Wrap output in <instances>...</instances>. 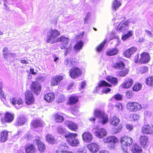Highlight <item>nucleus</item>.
<instances>
[{"label": "nucleus", "mask_w": 153, "mask_h": 153, "mask_svg": "<svg viewBox=\"0 0 153 153\" xmlns=\"http://www.w3.org/2000/svg\"><path fill=\"white\" fill-rule=\"evenodd\" d=\"M60 34L59 32L56 29H51L47 33V41L48 43L53 44L58 42H61L60 47L61 49H65L68 45L70 41L68 38L63 36L58 37Z\"/></svg>", "instance_id": "nucleus-1"}, {"label": "nucleus", "mask_w": 153, "mask_h": 153, "mask_svg": "<svg viewBox=\"0 0 153 153\" xmlns=\"http://www.w3.org/2000/svg\"><path fill=\"white\" fill-rule=\"evenodd\" d=\"M95 116L98 118L99 123L103 125L105 124L108 121V118L106 114L99 110H96L94 111Z\"/></svg>", "instance_id": "nucleus-2"}, {"label": "nucleus", "mask_w": 153, "mask_h": 153, "mask_svg": "<svg viewBox=\"0 0 153 153\" xmlns=\"http://www.w3.org/2000/svg\"><path fill=\"white\" fill-rule=\"evenodd\" d=\"M77 136L76 133H68V134H65V137L68 138L67 140L68 143L73 146H75L79 144V140L75 138Z\"/></svg>", "instance_id": "nucleus-3"}, {"label": "nucleus", "mask_w": 153, "mask_h": 153, "mask_svg": "<svg viewBox=\"0 0 153 153\" xmlns=\"http://www.w3.org/2000/svg\"><path fill=\"white\" fill-rule=\"evenodd\" d=\"M127 109L130 112H136L141 110L142 107L141 105L136 102H129L126 105Z\"/></svg>", "instance_id": "nucleus-4"}, {"label": "nucleus", "mask_w": 153, "mask_h": 153, "mask_svg": "<svg viewBox=\"0 0 153 153\" xmlns=\"http://www.w3.org/2000/svg\"><path fill=\"white\" fill-rule=\"evenodd\" d=\"M94 135L100 138H102L106 135L107 132L106 130L103 128H99L96 126L92 130Z\"/></svg>", "instance_id": "nucleus-5"}, {"label": "nucleus", "mask_w": 153, "mask_h": 153, "mask_svg": "<svg viewBox=\"0 0 153 153\" xmlns=\"http://www.w3.org/2000/svg\"><path fill=\"white\" fill-rule=\"evenodd\" d=\"M10 101L17 109H20L23 106L24 102L20 98L13 97L10 99Z\"/></svg>", "instance_id": "nucleus-6"}, {"label": "nucleus", "mask_w": 153, "mask_h": 153, "mask_svg": "<svg viewBox=\"0 0 153 153\" xmlns=\"http://www.w3.org/2000/svg\"><path fill=\"white\" fill-rule=\"evenodd\" d=\"M8 48L7 47L4 48L2 50L3 56L7 61H12L16 57V54L15 53L8 52Z\"/></svg>", "instance_id": "nucleus-7"}, {"label": "nucleus", "mask_w": 153, "mask_h": 153, "mask_svg": "<svg viewBox=\"0 0 153 153\" xmlns=\"http://www.w3.org/2000/svg\"><path fill=\"white\" fill-rule=\"evenodd\" d=\"M25 103L28 105L33 104L35 101V98L30 91H26L25 93Z\"/></svg>", "instance_id": "nucleus-8"}, {"label": "nucleus", "mask_w": 153, "mask_h": 153, "mask_svg": "<svg viewBox=\"0 0 153 153\" xmlns=\"http://www.w3.org/2000/svg\"><path fill=\"white\" fill-rule=\"evenodd\" d=\"M121 146L127 147L129 146L133 143L132 139L126 136H122L120 139Z\"/></svg>", "instance_id": "nucleus-9"}, {"label": "nucleus", "mask_w": 153, "mask_h": 153, "mask_svg": "<svg viewBox=\"0 0 153 153\" xmlns=\"http://www.w3.org/2000/svg\"><path fill=\"white\" fill-rule=\"evenodd\" d=\"M69 72L71 77L73 79L78 77L82 74V71L79 68L76 67L73 68Z\"/></svg>", "instance_id": "nucleus-10"}, {"label": "nucleus", "mask_w": 153, "mask_h": 153, "mask_svg": "<svg viewBox=\"0 0 153 153\" xmlns=\"http://www.w3.org/2000/svg\"><path fill=\"white\" fill-rule=\"evenodd\" d=\"M41 88V85L37 82H34L31 84V89L36 95L40 91Z\"/></svg>", "instance_id": "nucleus-11"}, {"label": "nucleus", "mask_w": 153, "mask_h": 153, "mask_svg": "<svg viewBox=\"0 0 153 153\" xmlns=\"http://www.w3.org/2000/svg\"><path fill=\"white\" fill-rule=\"evenodd\" d=\"M143 133L146 134H152L153 133V126L148 125L143 126L142 129Z\"/></svg>", "instance_id": "nucleus-12"}, {"label": "nucleus", "mask_w": 153, "mask_h": 153, "mask_svg": "<svg viewBox=\"0 0 153 153\" xmlns=\"http://www.w3.org/2000/svg\"><path fill=\"white\" fill-rule=\"evenodd\" d=\"M88 148L90 151L93 153H97L99 149V145L96 143H92L88 145Z\"/></svg>", "instance_id": "nucleus-13"}, {"label": "nucleus", "mask_w": 153, "mask_h": 153, "mask_svg": "<svg viewBox=\"0 0 153 153\" xmlns=\"http://www.w3.org/2000/svg\"><path fill=\"white\" fill-rule=\"evenodd\" d=\"M65 125L70 129L73 131H76L78 128L77 124L72 121H67L65 122Z\"/></svg>", "instance_id": "nucleus-14"}, {"label": "nucleus", "mask_w": 153, "mask_h": 153, "mask_svg": "<svg viewBox=\"0 0 153 153\" xmlns=\"http://www.w3.org/2000/svg\"><path fill=\"white\" fill-rule=\"evenodd\" d=\"M141 57L140 61L142 63H148L150 60V56L149 53H143L140 55Z\"/></svg>", "instance_id": "nucleus-15"}, {"label": "nucleus", "mask_w": 153, "mask_h": 153, "mask_svg": "<svg viewBox=\"0 0 153 153\" xmlns=\"http://www.w3.org/2000/svg\"><path fill=\"white\" fill-rule=\"evenodd\" d=\"M128 27V24L127 21L123 22L118 26L117 30L120 32L124 31Z\"/></svg>", "instance_id": "nucleus-16"}, {"label": "nucleus", "mask_w": 153, "mask_h": 153, "mask_svg": "<svg viewBox=\"0 0 153 153\" xmlns=\"http://www.w3.org/2000/svg\"><path fill=\"white\" fill-rule=\"evenodd\" d=\"M133 80L131 79H126L125 81L121 85L123 88H128L130 87L133 83Z\"/></svg>", "instance_id": "nucleus-17"}, {"label": "nucleus", "mask_w": 153, "mask_h": 153, "mask_svg": "<svg viewBox=\"0 0 153 153\" xmlns=\"http://www.w3.org/2000/svg\"><path fill=\"white\" fill-rule=\"evenodd\" d=\"M83 140L86 142H89L91 141L93 138L92 134L88 132H84L82 135Z\"/></svg>", "instance_id": "nucleus-18"}, {"label": "nucleus", "mask_w": 153, "mask_h": 153, "mask_svg": "<svg viewBox=\"0 0 153 153\" xmlns=\"http://www.w3.org/2000/svg\"><path fill=\"white\" fill-rule=\"evenodd\" d=\"M140 142L142 146L146 147L149 143L148 137L146 136H142L140 137Z\"/></svg>", "instance_id": "nucleus-19"}, {"label": "nucleus", "mask_w": 153, "mask_h": 153, "mask_svg": "<svg viewBox=\"0 0 153 153\" xmlns=\"http://www.w3.org/2000/svg\"><path fill=\"white\" fill-rule=\"evenodd\" d=\"M34 143H36L38 145V148L41 152H44L45 149V147L44 143L40 140L36 139L34 140Z\"/></svg>", "instance_id": "nucleus-20"}, {"label": "nucleus", "mask_w": 153, "mask_h": 153, "mask_svg": "<svg viewBox=\"0 0 153 153\" xmlns=\"http://www.w3.org/2000/svg\"><path fill=\"white\" fill-rule=\"evenodd\" d=\"M26 119L25 117L22 116H21L18 117L15 123L16 126H20L24 124L26 122Z\"/></svg>", "instance_id": "nucleus-21"}, {"label": "nucleus", "mask_w": 153, "mask_h": 153, "mask_svg": "<svg viewBox=\"0 0 153 153\" xmlns=\"http://www.w3.org/2000/svg\"><path fill=\"white\" fill-rule=\"evenodd\" d=\"M120 122V119L116 116H114L111 117L109 123L111 125L116 126L119 124Z\"/></svg>", "instance_id": "nucleus-22"}, {"label": "nucleus", "mask_w": 153, "mask_h": 153, "mask_svg": "<svg viewBox=\"0 0 153 153\" xmlns=\"http://www.w3.org/2000/svg\"><path fill=\"white\" fill-rule=\"evenodd\" d=\"M25 151L26 153H35L36 148L32 144H28L26 146Z\"/></svg>", "instance_id": "nucleus-23"}, {"label": "nucleus", "mask_w": 153, "mask_h": 153, "mask_svg": "<svg viewBox=\"0 0 153 153\" xmlns=\"http://www.w3.org/2000/svg\"><path fill=\"white\" fill-rule=\"evenodd\" d=\"M55 96L54 93H51L45 95L44 97V99L48 102H51L54 99Z\"/></svg>", "instance_id": "nucleus-24"}, {"label": "nucleus", "mask_w": 153, "mask_h": 153, "mask_svg": "<svg viewBox=\"0 0 153 153\" xmlns=\"http://www.w3.org/2000/svg\"><path fill=\"white\" fill-rule=\"evenodd\" d=\"M125 66V64L122 61H119L113 65V67L116 69L122 70L123 69Z\"/></svg>", "instance_id": "nucleus-25"}, {"label": "nucleus", "mask_w": 153, "mask_h": 153, "mask_svg": "<svg viewBox=\"0 0 153 153\" xmlns=\"http://www.w3.org/2000/svg\"><path fill=\"white\" fill-rule=\"evenodd\" d=\"M103 140L104 143H107L108 142L117 143L118 141V140L117 137L112 136L108 137L104 139Z\"/></svg>", "instance_id": "nucleus-26"}, {"label": "nucleus", "mask_w": 153, "mask_h": 153, "mask_svg": "<svg viewBox=\"0 0 153 153\" xmlns=\"http://www.w3.org/2000/svg\"><path fill=\"white\" fill-rule=\"evenodd\" d=\"M137 50V48L135 47L131 48L127 50L125 52L124 55L127 57L130 58L132 54Z\"/></svg>", "instance_id": "nucleus-27"}, {"label": "nucleus", "mask_w": 153, "mask_h": 153, "mask_svg": "<svg viewBox=\"0 0 153 153\" xmlns=\"http://www.w3.org/2000/svg\"><path fill=\"white\" fill-rule=\"evenodd\" d=\"M8 132L7 131H4L1 132L0 142H4L7 140L8 137Z\"/></svg>", "instance_id": "nucleus-28"}, {"label": "nucleus", "mask_w": 153, "mask_h": 153, "mask_svg": "<svg viewBox=\"0 0 153 153\" xmlns=\"http://www.w3.org/2000/svg\"><path fill=\"white\" fill-rule=\"evenodd\" d=\"M65 64L67 67H72L76 64L75 61L72 59L68 58L64 61Z\"/></svg>", "instance_id": "nucleus-29"}, {"label": "nucleus", "mask_w": 153, "mask_h": 153, "mask_svg": "<svg viewBox=\"0 0 153 153\" xmlns=\"http://www.w3.org/2000/svg\"><path fill=\"white\" fill-rule=\"evenodd\" d=\"M121 5L120 0H114L112 3V9L115 11Z\"/></svg>", "instance_id": "nucleus-30"}, {"label": "nucleus", "mask_w": 153, "mask_h": 153, "mask_svg": "<svg viewBox=\"0 0 153 153\" xmlns=\"http://www.w3.org/2000/svg\"><path fill=\"white\" fill-rule=\"evenodd\" d=\"M131 150L133 153H141L142 151L140 147L137 144L133 146Z\"/></svg>", "instance_id": "nucleus-31"}, {"label": "nucleus", "mask_w": 153, "mask_h": 153, "mask_svg": "<svg viewBox=\"0 0 153 153\" xmlns=\"http://www.w3.org/2000/svg\"><path fill=\"white\" fill-rule=\"evenodd\" d=\"M42 122L39 120H33L31 123V126L33 128H36L42 126Z\"/></svg>", "instance_id": "nucleus-32"}, {"label": "nucleus", "mask_w": 153, "mask_h": 153, "mask_svg": "<svg viewBox=\"0 0 153 153\" xmlns=\"http://www.w3.org/2000/svg\"><path fill=\"white\" fill-rule=\"evenodd\" d=\"M134 31L133 30H129L126 34H124L122 36L121 39L123 41H125L129 37L132 36L134 34Z\"/></svg>", "instance_id": "nucleus-33"}, {"label": "nucleus", "mask_w": 153, "mask_h": 153, "mask_svg": "<svg viewBox=\"0 0 153 153\" xmlns=\"http://www.w3.org/2000/svg\"><path fill=\"white\" fill-rule=\"evenodd\" d=\"M4 119L6 122L10 123L13 120L14 117L10 113L7 112L5 115Z\"/></svg>", "instance_id": "nucleus-34"}, {"label": "nucleus", "mask_w": 153, "mask_h": 153, "mask_svg": "<svg viewBox=\"0 0 153 153\" xmlns=\"http://www.w3.org/2000/svg\"><path fill=\"white\" fill-rule=\"evenodd\" d=\"M106 79L113 85H115L117 84V80L115 77H113L111 76H108L106 77Z\"/></svg>", "instance_id": "nucleus-35"}, {"label": "nucleus", "mask_w": 153, "mask_h": 153, "mask_svg": "<svg viewBox=\"0 0 153 153\" xmlns=\"http://www.w3.org/2000/svg\"><path fill=\"white\" fill-rule=\"evenodd\" d=\"M46 140L48 142L54 144L56 142V140L53 136L50 134H48L46 136Z\"/></svg>", "instance_id": "nucleus-36"}, {"label": "nucleus", "mask_w": 153, "mask_h": 153, "mask_svg": "<svg viewBox=\"0 0 153 153\" xmlns=\"http://www.w3.org/2000/svg\"><path fill=\"white\" fill-rule=\"evenodd\" d=\"M56 131L59 134H61L62 135L65 134H68V133H66L67 132L66 130L61 126H58L56 128Z\"/></svg>", "instance_id": "nucleus-37"}, {"label": "nucleus", "mask_w": 153, "mask_h": 153, "mask_svg": "<svg viewBox=\"0 0 153 153\" xmlns=\"http://www.w3.org/2000/svg\"><path fill=\"white\" fill-rule=\"evenodd\" d=\"M119 51L117 48H114L112 50H109L107 52V54L110 56L115 55L117 54Z\"/></svg>", "instance_id": "nucleus-38"}, {"label": "nucleus", "mask_w": 153, "mask_h": 153, "mask_svg": "<svg viewBox=\"0 0 153 153\" xmlns=\"http://www.w3.org/2000/svg\"><path fill=\"white\" fill-rule=\"evenodd\" d=\"M83 45V42H82L81 41L79 42L76 44L74 47V50L76 51H77L81 50Z\"/></svg>", "instance_id": "nucleus-39"}, {"label": "nucleus", "mask_w": 153, "mask_h": 153, "mask_svg": "<svg viewBox=\"0 0 153 153\" xmlns=\"http://www.w3.org/2000/svg\"><path fill=\"white\" fill-rule=\"evenodd\" d=\"M54 117L55 121L57 122L61 123L64 120L62 116L59 115L58 114H56Z\"/></svg>", "instance_id": "nucleus-40"}, {"label": "nucleus", "mask_w": 153, "mask_h": 153, "mask_svg": "<svg viewBox=\"0 0 153 153\" xmlns=\"http://www.w3.org/2000/svg\"><path fill=\"white\" fill-rule=\"evenodd\" d=\"M128 72V69H125L124 70L118 72L117 74L119 76L124 77L126 75Z\"/></svg>", "instance_id": "nucleus-41"}, {"label": "nucleus", "mask_w": 153, "mask_h": 153, "mask_svg": "<svg viewBox=\"0 0 153 153\" xmlns=\"http://www.w3.org/2000/svg\"><path fill=\"white\" fill-rule=\"evenodd\" d=\"M78 100V98L76 96H71L69 98L70 104H74L76 103Z\"/></svg>", "instance_id": "nucleus-42"}, {"label": "nucleus", "mask_w": 153, "mask_h": 153, "mask_svg": "<svg viewBox=\"0 0 153 153\" xmlns=\"http://www.w3.org/2000/svg\"><path fill=\"white\" fill-rule=\"evenodd\" d=\"M98 86L99 87L105 86L111 87V85L105 81L101 80L99 82Z\"/></svg>", "instance_id": "nucleus-43"}, {"label": "nucleus", "mask_w": 153, "mask_h": 153, "mask_svg": "<svg viewBox=\"0 0 153 153\" xmlns=\"http://www.w3.org/2000/svg\"><path fill=\"white\" fill-rule=\"evenodd\" d=\"M146 81L148 85L151 86H153V76H151L147 78Z\"/></svg>", "instance_id": "nucleus-44"}, {"label": "nucleus", "mask_w": 153, "mask_h": 153, "mask_svg": "<svg viewBox=\"0 0 153 153\" xmlns=\"http://www.w3.org/2000/svg\"><path fill=\"white\" fill-rule=\"evenodd\" d=\"M139 117V116L138 114H134L130 115V118L131 120L135 121L138 120Z\"/></svg>", "instance_id": "nucleus-45"}, {"label": "nucleus", "mask_w": 153, "mask_h": 153, "mask_svg": "<svg viewBox=\"0 0 153 153\" xmlns=\"http://www.w3.org/2000/svg\"><path fill=\"white\" fill-rule=\"evenodd\" d=\"M142 88V85L139 83L135 84L133 88V90L134 91L140 90Z\"/></svg>", "instance_id": "nucleus-46"}, {"label": "nucleus", "mask_w": 153, "mask_h": 153, "mask_svg": "<svg viewBox=\"0 0 153 153\" xmlns=\"http://www.w3.org/2000/svg\"><path fill=\"white\" fill-rule=\"evenodd\" d=\"M106 42V40H105L101 44L99 45L96 48V50L98 52H100L102 50L104 45Z\"/></svg>", "instance_id": "nucleus-47"}, {"label": "nucleus", "mask_w": 153, "mask_h": 153, "mask_svg": "<svg viewBox=\"0 0 153 153\" xmlns=\"http://www.w3.org/2000/svg\"><path fill=\"white\" fill-rule=\"evenodd\" d=\"M123 98V96L121 94H117L114 96L112 98L111 100L113 99H115L117 100H121Z\"/></svg>", "instance_id": "nucleus-48"}, {"label": "nucleus", "mask_w": 153, "mask_h": 153, "mask_svg": "<svg viewBox=\"0 0 153 153\" xmlns=\"http://www.w3.org/2000/svg\"><path fill=\"white\" fill-rule=\"evenodd\" d=\"M148 71V68L145 66H143L139 68V72L141 74L144 73Z\"/></svg>", "instance_id": "nucleus-49"}, {"label": "nucleus", "mask_w": 153, "mask_h": 153, "mask_svg": "<svg viewBox=\"0 0 153 153\" xmlns=\"http://www.w3.org/2000/svg\"><path fill=\"white\" fill-rule=\"evenodd\" d=\"M133 93L131 91H128L126 93V97L128 99H131L133 96Z\"/></svg>", "instance_id": "nucleus-50"}, {"label": "nucleus", "mask_w": 153, "mask_h": 153, "mask_svg": "<svg viewBox=\"0 0 153 153\" xmlns=\"http://www.w3.org/2000/svg\"><path fill=\"white\" fill-rule=\"evenodd\" d=\"M58 83L55 78L53 77L52 79L51 80V86L56 85H57Z\"/></svg>", "instance_id": "nucleus-51"}, {"label": "nucleus", "mask_w": 153, "mask_h": 153, "mask_svg": "<svg viewBox=\"0 0 153 153\" xmlns=\"http://www.w3.org/2000/svg\"><path fill=\"white\" fill-rule=\"evenodd\" d=\"M91 16V14L89 13H87L86 14V16L84 19V23L86 24L87 23V20L90 18Z\"/></svg>", "instance_id": "nucleus-52"}, {"label": "nucleus", "mask_w": 153, "mask_h": 153, "mask_svg": "<svg viewBox=\"0 0 153 153\" xmlns=\"http://www.w3.org/2000/svg\"><path fill=\"white\" fill-rule=\"evenodd\" d=\"M115 107L117 108V109L118 110H122L123 109V105L120 103H117L116 104Z\"/></svg>", "instance_id": "nucleus-53"}, {"label": "nucleus", "mask_w": 153, "mask_h": 153, "mask_svg": "<svg viewBox=\"0 0 153 153\" xmlns=\"http://www.w3.org/2000/svg\"><path fill=\"white\" fill-rule=\"evenodd\" d=\"M122 152L123 153H129L128 151V148L127 147L121 146Z\"/></svg>", "instance_id": "nucleus-54"}, {"label": "nucleus", "mask_w": 153, "mask_h": 153, "mask_svg": "<svg viewBox=\"0 0 153 153\" xmlns=\"http://www.w3.org/2000/svg\"><path fill=\"white\" fill-rule=\"evenodd\" d=\"M58 82H59L63 79V77L62 76H56L55 77Z\"/></svg>", "instance_id": "nucleus-55"}, {"label": "nucleus", "mask_w": 153, "mask_h": 153, "mask_svg": "<svg viewBox=\"0 0 153 153\" xmlns=\"http://www.w3.org/2000/svg\"><path fill=\"white\" fill-rule=\"evenodd\" d=\"M110 91L111 89L110 88H105L103 89L102 91V92L106 94L108 92Z\"/></svg>", "instance_id": "nucleus-56"}, {"label": "nucleus", "mask_w": 153, "mask_h": 153, "mask_svg": "<svg viewBox=\"0 0 153 153\" xmlns=\"http://www.w3.org/2000/svg\"><path fill=\"white\" fill-rule=\"evenodd\" d=\"M86 150L85 149H79L78 150L77 153H86Z\"/></svg>", "instance_id": "nucleus-57"}, {"label": "nucleus", "mask_w": 153, "mask_h": 153, "mask_svg": "<svg viewBox=\"0 0 153 153\" xmlns=\"http://www.w3.org/2000/svg\"><path fill=\"white\" fill-rule=\"evenodd\" d=\"M85 83L86 82L85 81H83L82 82L81 85L80 87L79 88V89L80 90H81L84 88L85 87Z\"/></svg>", "instance_id": "nucleus-58"}, {"label": "nucleus", "mask_w": 153, "mask_h": 153, "mask_svg": "<svg viewBox=\"0 0 153 153\" xmlns=\"http://www.w3.org/2000/svg\"><path fill=\"white\" fill-rule=\"evenodd\" d=\"M126 126V128L130 131L133 130V127L132 125L127 124Z\"/></svg>", "instance_id": "nucleus-59"}, {"label": "nucleus", "mask_w": 153, "mask_h": 153, "mask_svg": "<svg viewBox=\"0 0 153 153\" xmlns=\"http://www.w3.org/2000/svg\"><path fill=\"white\" fill-rule=\"evenodd\" d=\"M32 136L30 134H27L25 135V138H26L27 140H30Z\"/></svg>", "instance_id": "nucleus-60"}, {"label": "nucleus", "mask_w": 153, "mask_h": 153, "mask_svg": "<svg viewBox=\"0 0 153 153\" xmlns=\"http://www.w3.org/2000/svg\"><path fill=\"white\" fill-rule=\"evenodd\" d=\"M145 32L148 35H149L150 37H152L153 36L151 32L148 30H146Z\"/></svg>", "instance_id": "nucleus-61"}, {"label": "nucleus", "mask_w": 153, "mask_h": 153, "mask_svg": "<svg viewBox=\"0 0 153 153\" xmlns=\"http://www.w3.org/2000/svg\"><path fill=\"white\" fill-rule=\"evenodd\" d=\"M115 143H114L110 144L109 145L110 148L111 149H114L116 146Z\"/></svg>", "instance_id": "nucleus-62"}, {"label": "nucleus", "mask_w": 153, "mask_h": 153, "mask_svg": "<svg viewBox=\"0 0 153 153\" xmlns=\"http://www.w3.org/2000/svg\"><path fill=\"white\" fill-rule=\"evenodd\" d=\"M60 147L61 148L66 149V148H67L68 147L66 145V144L65 143H64L60 146Z\"/></svg>", "instance_id": "nucleus-63"}, {"label": "nucleus", "mask_w": 153, "mask_h": 153, "mask_svg": "<svg viewBox=\"0 0 153 153\" xmlns=\"http://www.w3.org/2000/svg\"><path fill=\"white\" fill-rule=\"evenodd\" d=\"M20 62L22 63L27 64L28 63V61L25 59H22L20 60Z\"/></svg>", "instance_id": "nucleus-64"}]
</instances>
